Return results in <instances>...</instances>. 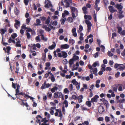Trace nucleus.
<instances>
[{
	"instance_id": "f257e3e1",
	"label": "nucleus",
	"mask_w": 125,
	"mask_h": 125,
	"mask_svg": "<svg viewBox=\"0 0 125 125\" xmlns=\"http://www.w3.org/2000/svg\"><path fill=\"white\" fill-rule=\"evenodd\" d=\"M36 122L38 123L39 125H47V120L46 117L43 118L41 115H37L36 117Z\"/></svg>"
},
{
	"instance_id": "f03ea898",
	"label": "nucleus",
	"mask_w": 125,
	"mask_h": 125,
	"mask_svg": "<svg viewBox=\"0 0 125 125\" xmlns=\"http://www.w3.org/2000/svg\"><path fill=\"white\" fill-rule=\"evenodd\" d=\"M44 32L42 30H39L38 33V35L39 36H41V38L42 40H43L44 41H46L47 39L46 38H45L44 36Z\"/></svg>"
},
{
	"instance_id": "7ed1b4c3",
	"label": "nucleus",
	"mask_w": 125,
	"mask_h": 125,
	"mask_svg": "<svg viewBox=\"0 0 125 125\" xmlns=\"http://www.w3.org/2000/svg\"><path fill=\"white\" fill-rule=\"evenodd\" d=\"M36 49L37 48L35 44H34L33 45H31V46L30 51L31 52H35L33 53L32 55H36V53L35 50H36Z\"/></svg>"
},
{
	"instance_id": "20e7f679",
	"label": "nucleus",
	"mask_w": 125,
	"mask_h": 125,
	"mask_svg": "<svg viewBox=\"0 0 125 125\" xmlns=\"http://www.w3.org/2000/svg\"><path fill=\"white\" fill-rule=\"evenodd\" d=\"M85 22L87 25L88 32H90L91 30V28L92 26V24L91 22L87 20H86Z\"/></svg>"
},
{
	"instance_id": "39448f33",
	"label": "nucleus",
	"mask_w": 125,
	"mask_h": 125,
	"mask_svg": "<svg viewBox=\"0 0 125 125\" xmlns=\"http://www.w3.org/2000/svg\"><path fill=\"white\" fill-rule=\"evenodd\" d=\"M62 96V94L61 92H57L54 94V97L55 98H61Z\"/></svg>"
},
{
	"instance_id": "423d86ee",
	"label": "nucleus",
	"mask_w": 125,
	"mask_h": 125,
	"mask_svg": "<svg viewBox=\"0 0 125 125\" xmlns=\"http://www.w3.org/2000/svg\"><path fill=\"white\" fill-rule=\"evenodd\" d=\"M53 6L51 2L47 0V8H51L50 10L52 12H54V10L52 8Z\"/></svg>"
},
{
	"instance_id": "0eeeda50",
	"label": "nucleus",
	"mask_w": 125,
	"mask_h": 125,
	"mask_svg": "<svg viewBox=\"0 0 125 125\" xmlns=\"http://www.w3.org/2000/svg\"><path fill=\"white\" fill-rule=\"evenodd\" d=\"M98 111L100 114H101L104 111V109L102 106L100 105L98 108Z\"/></svg>"
},
{
	"instance_id": "6e6552de",
	"label": "nucleus",
	"mask_w": 125,
	"mask_h": 125,
	"mask_svg": "<svg viewBox=\"0 0 125 125\" xmlns=\"http://www.w3.org/2000/svg\"><path fill=\"white\" fill-rule=\"evenodd\" d=\"M16 84H17V89L15 90L16 93L15 95L16 96L19 95V94L20 93L19 90V89L20 88V86L19 84H17V83H16Z\"/></svg>"
},
{
	"instance_id": "1a4fd4ad",
	"label": "nucleus",
	"mask_w": 125,
	"mask_h": 125,
	"mask_svg": "<svg viewBox=\"0 0 125 125\" xmlns=\"http://www.w3.org/2000/svg\"><path fill=\"white\" fill-rule=\"evenodd\" d=\"M99 98V96L97 95H96L93 97L91 98V102L94 103V102H97V99Z\"/></svg>"
},
{
	"instance_id": "9d476101",
	"label": "nucleus",
	"mask_w": 125,
	"mask_h": 125,
	"mask_svg": "<svg viewBox=\"0 0 125 125\" xmlns=\"http://www.w3.org/2000/svg\"><path fill=\"white\" fill-rule=\"evenodd\" d=\"M122 3L120 4H117L115 5V7L119 11H121L123 7L121 5Z\"/></svg>"
},
{
	"instance_id": "9b49d317",
	"label": "nucleus",
	"mask_w": 125,
	"mask_h": 125,
	"mask_svg": "<svg viewBox=\"0 0 125 125\" xmlns=\"http://www.w3.org/2000/svg\"><path fill=\"white\" fill-rule=\"evenodd\" d=\"M108 8L109 9L110 12L112 13H113L116 11H117V10L114 9V8L113 6H109L108 7Z\"/></svg>"
},
{
	"instance_id": "f8f14e48",
	"label": "nucleus",
	"mask_w": 125,
	"mask_h": 125,
	"mask_svg": "<svg viewBox=\"0 0 125 125\" xmlns=\"http://www.w3.org/2000/svg\"><path fill=\"white\" fill-rule=\"evenodd\" d=\"M15 23L14 24V27L16 29H17L18 28V27L17 26H20V22L19 21L16 20H15Z\"/></svg>"
},
{
	"instance_id": "ddd939ff",
	"label": "nucleus",
	"mask_w": 125,
	"mask_h": 125,
	"mask_svg": "<svg viewBox=\"0 0 125 125\" xmlns=\"http://www.w3.org/2000/svg\"><path fill=\"white\" fill-rule=\"evenodd\" d=\"M7 31V29L6 27H5L4 29H1L0 30V33L2 35H4L5 32Z\"/></svg>"
},
{
	"instance_id": "4468645a",
	"label": "nucleus",
	"mask_w": 125,
	"mask_h": 125,
	"mask_svg": "<svg viewBox=\"0 0 125 125\" xmlns=\"http://www.w3.org/2000/svg\"><path fill=\"white\" fill-rule=\"evenodd\" d=\"M71 13L72 12H78L77 8L73 7H71Z\"/></svg>"
},
{
	"instance_id": "2eb2a0df",
	"label": "nucleus",
	"mask_w": 125,
	"mask_h": 125,
	"mask_svg": "<svg viewBox=\"0 0 125 125\" xmlns=\"http://www.w3.org/2000/svg\"><path fill=\"white\" fill-rule=\"evenodd\" d=\"M69 45L67 44H62L61 45V48L64 49H66L69 48Z\"/></svg>"
},
{
	"instance_id": "dca6fc26",
	"label": "nucleus",
	"mask_w": 125,
	"mask_h": 125,
	"mask_svg": "<svg viewBox=\"0 0 125 125\" xmlns=\"http://www.w3.org/2000/svg\"><path fill=\"white\" fill-rule=\"evenodd\" d=\"M119 85V84H114L112 86V88L113 90L115 92H116L117 90V89L118 86Z\"/></svg>"
},
{
	"instance_id": "f3484780",
	"label": "nucleus",
	"mask_w": 125,
	"mask_h": 125,
	"mask_svg": "<svg viewBox=\"0 0 125 125\" xmlns=\"http://www.w3.org/2000/svg\"><path fill=\"white\" fill-rule=\"evenodd\" d=\"M76 29L75 28H73L72 30V32L73 33V35L75 37H76L77 36V34L76 32Z\"/></svg>"
},
{
	"instance_id": "a211bd4d",
	"label": "nucleus",
	"mask_w": 125,
	"mask_h": 125,
	"mask_svg": "<svg viewBox=\"0 0 125 125\" xmlns=\"http://www.w3.org/2000/svg\"><path fill=\"white\" fill-rule=\"evenodd\" d=\"M69 14V13L68 11L65 10L64 12L62 14V16L63 18L65 17V15H68Z\"/></svg>"
},
{
	"instance_id": "6ab92c4d",
	"label": "nucleus",
	"mask_w": 125,
	"mask_h": 125,
	"mask_svg": "<svg viewBox=\"0 0 125 125\" xmlns=\"http://www.w3.org/2000/svg\"><path fill=\"white\" fill-rule=\"evenodd\" d=\"M71 15L73 18L74 19H75V18L78 15V12H72L71 13Z\"/></svg>"
},
{
	"instance_id": "aec40b11",
	"label": "nucleus",
	"mask_w": 125,
	"mask_h": 125,
	"mask_svg": "<svg viewBox=\"0 0 125 125\" xmlns=\"http://www.w3.org/2000/svg\"><path fill=\"white\" fill-rule=\"evenodd\" d=\"M78 33H80V36L79 37V39L81 41H82L83 39V33L81 32H80L79 30H78Z\"/></svg>"
},
{
	"instance_id": "412c9836",
	"label": "nucleus",
	"mask_w": 125,
	"mask_h": 125,
	"mask_svg": "<svg viewBox=\"0 0 125 125\" xmlns=\"http://www.w3.org/2000/svg\"><path fill=\"white\" fill-rule=\"evenodd\" d=\"M51 29H53V30H55V28L52 26L51 25H49L48 27H47V31H50L51 30Z\"/></svg>"
},
{
	"instance_id": "4be33fe9",
	"label": "nucleus",
	"mask_w": 125,
	"mask_h": 125,
	"mask_svg": "<svg viewBox=\"0 0 125 125\" xmlns=\"http://www.w3.org/2000/svg\"><path fill=\"white\" fill-rule=\"evenodd\" d=\"M53 44L51 46H50L49 47L48 49L50 50H52L55 47L56 44L54 42H53Z\"/></svg>"
},
{
	"instance_id": "5701e85b",
	"label": "nucleus",
	"mask_w": 125,
	"mask_h": 125,
	"mask_svg": "<svg viewBox=\"0 0 125 125\" xmlns=\"http://www.w3.org/2000/svg\"><path fill=\"white\" fill-rule=\"evenodd\" d=\"M78 98L77 99L78 100V102L79 103H80L82 102L83 100L82 99L83 98V97L82 95H80L78 97Z\"/></svg>"
},
{
	"instance_id": "b1692460",
	"label": "nucleus",
	"mask_w": 125,
	"mask_h": 125,
	"mask_svg": "<svg viewBox=\"0 0 125 125\" xmlns=\"http://www.w3.org/2000/svg\"><path fill=\"white\" fill-rule=\"evenodd\" d=\"M46 83V81H45L44 83L42 84L41 87V88L42 89H43L47 88V84Z\"/></svg>"
},
{
	"instance_id": "393cba45",
	"label": "nucleus",
	"mask_w": 125,
	"mask_h": 125,
	"mask_svg": "<svg viewBox=\"0 0 125 125\" xmlns=\"http://www.w3.org/2000/svg\"><path fill=\"white\" fill-rule=\"evenodd\" d=\"M14 12L15 14L16 15H18L19 14V10L16 7L14 9Z\"/></svg>"
},
{
	"instance_id": "a878e982",
	"label": "nucleus",
	"mask_w": 125,
	"mask_h": 125,
	"mask_svg": "<svg viewBox=\"0 0 125 125\" xmlns=\"http://www.w3.org/2000/svg\"><path fill=\"white\" fill-rule=\"evenodd\" d=\"M36 23L34 24L35 26H37L40 25V23H41V21L40 20L38 19H37L36 20Z\"/></svg>"
},
{
	"instance_id": "bb28decb",
	"label": "nucleus",
	"mask_w": 125,
	"mask_h": 125,
	"mask_svg": "<svg viewBox=\"0 0 125 125\" xmlns=\"http://www.w3.org/2000/svg\"><path fill=\"white\" fill-rule=\"evenodd\" d=\"M21 42L20 40H18L17 42H16V47H21V45L20 44Z\"/></svg>"
},
{
	"instance_id": "cd10ccee",
	"label": "nucleus",
	"mask_w": 125,
	"mask_h": 125,
	"mask_svg": "<svg viewBox=\"0 0 125 125\" xmlns=\"http://www.w3.org/2000/svg\"><path fill=\"white\" fill-rule=\"evenodd\" d=\"M100 81L99 80H97L96 81V83L95 84V87L97 88H99L100 87V85L99 83H100Z\"/></svg>"
},
{
	"instance_id": "c85d7f7f",
	"label": "nucleus",
	"mask_w": 125,
	"mask_h": 125,
	"mask_svg": "<svg viewBox=\"0 0 125 125\" xmlns=\"http://www.w3.org/2000/svg\"><path fill=\"white\" fill-rule=\"evenodd\" d=\"M8 42L9 43H11V42H13L14 43H15V40H12L11 39V37H10L8 41Z\"/></svg>"
},
{
	"instance_id": "c756f323",
	"label": "nucleus",
	"mask_w": 125,
	"mask_h": 125,
	"mask_svg": "<svg viewBox=\"0 0 125 125\" xmlns=\"http://www.w3.org/2000/svg\"><path fill=\"white\" fill-rule=\"evenodd\" d=\"M75 19H74L73 18L71 17H69L67 19L68 21L70 22H73V20Z\"/></svg>"
},
{
	"instance_id": "7c9ffc66",
	"label": "nucleus",
	"mask_w": 125,
	"mask_h": 125,
	"mask_svg": "<svg viewBox=\"0 0 125 125\" xmlns=\"http://www.w3.org/2000/svg\"><path fill=\"white\" fill-rule=\"evenodd\" d=\"M84 18L85 19H88L89 20H91L92 19V17L90 15H85L84 16Z\"/></svg>"
},
{
	"instance_id": "2f4dec72",
	"label": "nucleus",
	"mask_w": 125,
	"mask_h": 125,
	"mask_svg": "<svg viewBox=\"0 0 125 125\" xmlns=\"http://www.w3.org/2000/svg\"><path fill=\"white\" fill-rule=\"evenodd\" d=\"M58 88L56 86H54L52 88L51 90V92L52 93H54L55 91H56L58 90Z\"/></svg>"
},
{
	"instance_id": "473e14b6",
	"label": "nucleus",
	"mask_w": 125,
	"mask_h": 125,
	"mask_svg": "<svg viewBox=\"0 0 125 125\" xmlns=\"http://www.w3.org/2000/svg\"><path fill=\"white\" fill-rule=\"evenodd\" d=\"M91 101H87L86 102V104L88 107H91Z\"/></svg>"
},
{
	"instance_id": "72a5a7b5",
	"label": "nucleus",
	"mask_w": 125,
	"mask_h": 125,
	"mask_svg": "<svg viewBox=\"0 0 125 125\" xmlns=\"http://www.w3.org/2000/svg\"><path fill=\"white\" fill-rule=\"evenodd\" d=\"M40 18L41 19V20L42 21H45V23L46 24H47V20L46 19V17H41Z\"/></svg>"
},
{
	"instance_id": "f704fd0d",
	"label": "nucleus",
	"mask_w": 125,
	"mask_h": 125,
	"mask_svg": "<svg viewBox=\"0 0 125 125\" xmlns=\"http://www.w3.org/2000/svg\"><path fill=\"white\" fill-rule=\"evenodd\" d=\"M49 78L51 80L52 82H54L55 80V78L54 77V76L53 75L49 76Z\"/></svg>"
},
{
	"instance_id": "c9c22d12",
	"label": "nucleus",
	"mask_w": 125,
	"mask_h": 125,
	"mask_svg": "<svg viewBox=\"0 0 125 125\" xmlns=\"http://www.w3.org/2000/svg\"><path fill=\"white\" fill-rule=\"evenodd\" d=\"M74 61L73 60L72 58L69 61V63L70 64V66L71 67V66L73 64V62Z\"/></svg>"
},
{
	"instance_id": "e433bc0d",
	"label": "nucleus",
	"mask_w": 125,
	"mask_h": 125,
	"mask_svg": "<svg viewBox=\"0 0 125 125\" xmlns=\"http://www.w3.org/2000/svg\"><path fill=\"white\" fill-rule=\"evenodd\" d=\"M99 66V64L98 62H94L92 65V66L94 67H95L96 66Z\"/></svg>"
},
{
	"instance_id": "4c0bfd02",
	"label": "nucleus",
	"mask_w": 125,
	"mask_h": 125,
	"mask_svg": "<svg viewBox=\"0 0 125 125\" xmlns=\"http://www.w3.org/2000/svg\"><path fill=\"white\" fill-rule=\"evenodd\" d=\"M72 58L74 61H76L78 60L79 59V57L78 56H76V55H74Z\"/></svg>"
},
{
	"instance_id": "58836bf2",
	"label": "nucleus",
	"mask_w": 125,
	"mask_h": 125,
	"mask_svg": "<svg viewBox=\"0 0 125 125\" xmlns=\"http://www.w3.org/2000/svg\"><path fill=\"white\" fill-rule=\"evenodd\" d=\"M71 100L72 99L75 100L77 99L78 98V97L76 96L75 95H72V97H71Z\"/></svg>"
},
{
	"instance_id": "ea45409f",
	"label": "nucleus",
	"mask_w": 125,
	"mask_h": 125,
	"mask_svg": "<svg viewBox=\"0 0 125 125\" xmlns=\"http://www.w3.org/2000/svg\"><path fill=\"white\" fill-rule=\"evenodd\" d=\"M104 104V105H105L107 108L108 106H109V105L108 104V101L106 100L103 102Z\"/></svg>"
},
{
	"instance_id": "a19ab883",
	"label": "nucleus",
	"mask_w": 125,
	"mask_h": 125,
	"mask_svg": "<svg viewBox=\"0 0 125 125\" xmlns=\"http://www.w3.org/2000/svg\"><path fill=\"white\" fill-rule=\"evenodd\" d=\"M17 36L16 33H13L11 35V37L13 39H14Z\"/></svg>"
},
{
	"instance_id": "79ce46f5",
	"label": "nucleus",
	"mask_w": 125,
	"mask_h": 125,
	"mask_svg": "<svg viewBox=\"0 0 125 125\" xmlns=\"http://www.w3.org/2000/svg\"><path fill=\"white\" fill-rule=\"evenodd\" d=\"M105 120L107 122H109L110 121V117L107 116H105Z\"/></svg>"
},
{
	"instance_id": "37998d69",
	"label": "nucleus",
	"mask_w": 125,
	"mask_h": 125,
	"mask_svg": "<svg viewBox=\"0 0 125 125\" xmlns=\"http://www.w3.org/2000/svg\"><path fill=\"white\" fill-rule=\"evenodd\" d=\"M87 8L86 7H83L82 8V10L84 13H87V11H86Z\"/></svg>"
},
{
	"instance_id": "c03bdc74",
	"label": "nucleus",
	"mask_w": 125,
	"mask_h": 125,
	"mask_svg": "<svg viewBox=\"0 0 125 125\" xmlns=\"http://www.w3.org/2000/svg\"><path fill=\"white\" fill-rule=\"evenodd\" d=\"M63 104H65V107H67L68 105V102L66 100H65L64 102H63Z\"/></svg>"
},
{
	"instance_id": "a18cd8bd",
	"label": "nucleus",
	"mask_w": 125,
	"mask_h": 125,
	"mask_svg": "<svg viewBox=\"0 0 125 125\" xmlns=\"http://www.w3.org/2000/svg\"><path fill=\"white\" fill-rule=\"evenodd\" d=\"M10 49L11 48L10 46H8L6 48V52L8 53V54H9V52Z\"/></svg>"
},
{
	"instance_id": "49530a36",
	"label": "nucleus",
	"mask_w": 125,
	"mask_h": 125,
	"mask_svg": "<svg viewBox=\"0 0 125 125\" xmlns=\"http://www.w3.org/2000/svg\"><path fill=\"white\" fill-rule=\"evenodd\" d=\"M71 82L74 85H76V84L78 83V82L76 81L75 79H73L72 80Z\"/></svg>"
},
{
	"instance_id": "de8ad7c7",
	"label": "nucleus",
	"mask_w": 125,
	"mask_h": 125,
	"mask_svg": "<svg viewBox=\"0 0 125 125\" xmlns=\"http://www.w3.org/2000/svg\"><path fill=\"white\" fill-rule=\"evenodd\" d=\"M66 21V18H65L64 19H62L61 20V24H63L65 21Z\"/></svg>"
},
{
	"instance_id": "09e8293b",
	"label": "nucleus",
	"mask_w": 125,
	"mask_h": 125,
	"mask_svg": "<svg viewBox=\"0 0 125 125\" xmlns=\"http://www.w3.org/2000/svg\"><path fill=\"white\" fill-rule=\"evenodd\" d=\"M117 28L118 29V32L120 34L122 31V28L120 27H118Z\"/></svg>"
},
{
	"instance_id": "8fccbe9b",
	"label": "nucleus",
	"mask_w": 125,
	"mask_h": 125,
	"mask_svg": "<svg viewBox=\"0 0 125 125\" xmlns=\"http://www.w3.org/2000/svg\"><path fill=\"white\" fill-rule=\"evenodd\" d=\"M57 55H67V53L65 52L62 51L60 53H59Z\"/></svg>"
},
{
	"instance_id": "3c124183",
	"label": "nucleus",
	"mask_w": 125,
	"mask_h": 125,
	"mask_svg": "<svg viewBox=\"0 0 125 125\" xmlns=\"http://www.w3.org/2000/svg\"><path fill=\"white\" fill-rule=\"evenodd\" d=\"M69 42L70 43L73 44L75 42V41L73 39H70L69 40Z\"/></svg>"
},
{
	"instance_id": "603ef678",
	"label": "nucleus",
	"mask_w": 125,
	"mask_h": 125,
	"mask_svg": "<svg viewBox=\"0 0 125 125\" xmlns=\"http://www.w3.org/2000/svg\"><path fill=\"white\" fill-rule=\"evenodd\" d=\"M39 36H38L36 37L35 40L37 42H40L41 41Z\"/></svg>"
},
{
	"instance_id": "864d4df0",
	"label": "nucleus",
	"mask_w": 125,
	"mask_h": 125,
	"mask_svg": "<svg viewBox=\"0 0 125 125\" xmlns=\"http://www.w3.org/2000/svg\"><path fill=\"white\" fill-rule=\"evenodd\" d=\"M60 51V50L59 48L57 49L56 51H55L53 53L54 55H56V52H59Z\"/></svg>"
},
{
	"instance_id": "5fc2aeb1",
	"label": "nucleus",
	"mask_w": 125,
	"mask_h": 125,
	"mask_svg": "<svg viewBox=\"0 0 125 125\" xmlns=\"http://www.w3.org/2000/svg\"><path fill=\"white\" fill-rule=\"evenodd\" d=\"M73 85L72 84H71L69 86V88L70 91H72L73 90Z\"/></svg>"
},
{
	"instance_id": "6e6d98bb",
	"label": "nucleus",
	"mask_w": 125,
	"mask_h": 125,
	"mask_svg": "<svg viewBox=\"0 0 125 125\" xmlns=\"http://www.w3.org/2000/svg\"><path fill=\"white\" fill-rule=\"evenodd\" d=\"M100 0H96L95 1V6H96V8L98 7V5L100 2Z\"/></svg>"
},
{
	"instance_id": "4d7b16f0",
	"label": "nucleus",
	"mask_w": 125,
	"mask_h": 125,
	"mask_svg": "<svg viewBox=\"0 0 125 125\" xmlns=\"http://www.w3.org/2000/svg\"><path fill=\"white\" fill-rule=\"evenodd\" d=\"M29 2V0H24V2L26 6L28 5Z\"/></svg>"
},
{
	"instance_id": "13d9d810",
	"label": "nucleus",
	"mask_w": 125,
	"mask_h": 125,
	"mask_svg": "<svg viewBox=\"0 0 125 125\" xmlns=\"http://www.w3.org/2000/svg\"><path fill=\"white\" fill-rule=\"evenodd\" d=\"M76 88L77 89L79 90L80 88V83H78L76 84Z\"/></svg>"
},
{
	"instance_id": "bf43d9fd",
	"label": "nucleus",
	"mask_w": 125,
	"mask_h": 125,
	"mask_svg": "<svg viewBox=\"0 0 125 125\" xmlns=\"http://www.w3.org/2000/svg\"><path fill=\"white\" fill-rule=\"evenodd\" d=\"M89 124V122L87 121H85L83 123H82L83 125H85V124L86 125H88Z\"/></svg>"
},
{
	"instance_id": "052dcab7",
	"label": "nucleus",
	"mask_w": 125,
	"mask_h": 125,
	"mask_svg": "<svg viewBox=\"0 0 125 125\" xmlns=\"http://www.w3.org/2000/svg\"><path fill=\"white\" fill-rule=\"evenodd\" d=\"M35 46L36 47H37L38 48H40L41 47V45L39 43H37L36 44H35Z\"/></svg>"
},
{
	"instance_id": "680f3d73",
	"label": "nucleus",
	"mask_w": 125,
	"mask_h": 125,
	"mask_svg": "<svg viewBox=\"0 0 125 125\" xmlns=\"http://www.w3.org/2000/svg\"><path fill=\"white\" fill-rule=\"evenodd\" d=\"M26 35L27 36V38L28 39H29L31 38V35L30 33L28 32H27L26 33Z\"/></svg>"
},
{
	"instance_id": "e2e57ef3",
	"label": "nucleus",
	"mask_w": 125,
	"mask_h": 125,
	"mask_svg": "<svg viewBox=\"0 0 125 125\" xmlns=\"http://www.w3.org/2000/svg\"><path fill=\"white\" fill-rule=\"evenodd\" d=\"M125 101V99H121L118 102L120 103H123Z\"/></svg>"
},
{
	"instance_id": "0e129e2a",
	"label": "nucleus",
	"mask_w": 125,
	"mask_h": 125,
	"mask_svg": "<svg viewBox=\"0 0 125 125\" xmlns=\"http://www.w3.org/2000/svg\"><path fill=\"white\" fill-rule=\"evenodd\" d=\"M66 8H68L69 7V3L68 2V1L66 0Z\"/></svg>"
},
{
	"instance_id": "69168bd1",
	"label": "nucleus",
	"mask_w": 125,
	"mask_h": 125,
	"mask_svg": "<svg viewBox=\"0 0 125 125\" xmlns=\"http://www.w3.org/2000/svg\"><path fill=\"white\" fill-rule=\"evenodd\" d=\"M112 70V69L111 68L109 67H107L105 68V70L107 71H110Z\"/></svg>"
},
{
	"instance_id": "338daca9",
	"label": "nucleus",
	"mask_w": 125,
	"mask_h": 125,
	"mask_svg": "<svg viewBox=\"0 0 125 125\" xmlns=\"http://www.w3.org/2000/svg\"><path fill=\"white\" fill-rule=\"evenodd\" d=\"M21 28L22 29L25 30L26 29H27V28L26 27V25L24 24H23L21 26Z\"/></svg>"
},
{
	"instance_id": "774afa93",
	"label": "nucleus",
	"mask_w": 125,
	"mask_h": 125,
	"mask_svg": "<svg viewBox=\"0 0 125 125\" xmlns=\"http://www.w3.org/2000/svg\"><path fill=\"white\" fill-rule=\"evenodd\" d=\"M121 35H125V30H124L121 32L120 33Z\"/></svg>"
}]
</instances>
